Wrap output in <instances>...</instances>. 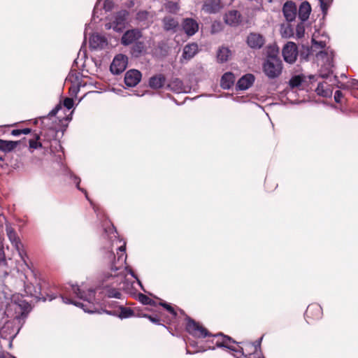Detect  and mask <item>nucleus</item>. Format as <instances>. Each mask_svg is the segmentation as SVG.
<instances>
[{"label": "nucleus", "mask_w": 358, "mask_h": 358, "mask_svg": "<svg viewBox=\"0 0 358 358\" xmlns=\"http://www.w3.org/2000/svg\"><path fill=\"white\" fill-rule=\"evenodd\" d=\"M99 4H100V2L98 3L95 7H94V12H93V16L95 17L97 13H98V9H99Z\"/></svg>", "instance_id": "864d4df0"}, {"label": "nucleus", "mask_w": 358, "mask_h": 358, "mask_svg": "<svg viewBox=\"0 0 358 358\" xmlns=\"http://www.w3.org/2000/svg\"><path fill=\"white\" fill-rule=\"evenodd\" d=\"M106 45V39L98 34H92L90 38V46L92 49H101Z\"/></svg>", "instance_id": "a211bd4d"}, {"label": "nucleus", "mask_w": 358, "mask_h": 358, "mask_svg": "<svg viewBox=\"0 0 358 358\" xmlns=\"http://www.w3.org/2000/svg\"><path fill=\"white\" fill-rule=\"evenodd\" d=\"M79 73H70L67 77V80L73 83L75 85H77L78 87H80L79 80Z\"/></svg>", "instance_id": "72a5a7b5"}, {"label": "nucleus", "mask_w": 358, "mask_h": 358, "mask_svg": "<svg viewBox=\"0 0 358 358\" xmlns=\"http://www.w3.org/2000/svg\"><path fill=\"white\" fill-rule=\"evenodd\" d=\"M223 6L221 0H206L202 10L206 13L212 14L220 12Z\"/></svg>", "instance_id": "4468645a"}, {"label": "nucleus", "mask_w": 358, "mask_h": 358, "mask_svg": "<svg viewBox=\"0 0 358 358\" xmlns=\"http://www.w3.org/2000/svg\"><path fill=\"white\" fill-rule=\"evenodd\" d=\"M253 347L255 348V350L256 351L257 348L260 347V341L257 342L255 345H254Z\"/></svg>", "instance_id": "bf43d9fd"}, {"label": "nucleus", "mask_w": 358, "mask_h": 358, "mask_svg": "<svg viewBox=\"0 0 358 358\" xmlns=\"http://www.w3.org/2000/svg\"><path fill=\"white\" fill-rule=\"evenodd\" d=\"M10 306L15 310L16 313L15 319L19 322L24 320L31 309L30 304L20 294L12 296Z\"/></svg>", "instance_id": "7ed1b4c3"}, {"label": "nucleus", "mask_w": 358, "mask_h": 358, "mask_svg": "<svg viewBox=\"0 0 358 358\" xmlns=\"http://www.w3.org/2000/svg\"><path fill=\"white\" fill-rule=\"evenodd\" d=\"M166 8V9H168V10L169 12L173 13H177L180 8V7L177 3L172 2V1L169 2L167 3Z\"/></svg>", "instance_id": "e433bc0d"}, {"label": "nucleus", "mask_w": 358, "mask_h": 358, "mask_svg": "<svg viewBox=\"0 0 358 358\" xmlns=\"http://www.w3.org/2000/svg\"><path fill=\"white\" fill-rule=\"evenodd\" d=\"M224 20L226 24L236 26L239 23L240 15L236 10H231L225 14Z\"/></svg>", "instance_id": "412c9836"}, {"label": "nucleus", "mask_w": 358, "mask_h": 358, "mask_svg": "<svg viewBox=\"0 0 358 358\" xmlns=\"http://www.w3.org/2000/svg\"><path fill=\"white\" fill-rule=\"evenodd\" d=\"M221 339H218L216 342L217 347H224L234 352H240L243 348L236 344V342L233 341L230 337L223 336L220 334Z\"/></svg>", "instance_id": "ddd939ff"}, {"label": "nucleus", "mask_w": 358, "mask_h": 358, "mask_svg": "<svg viewBox=\"0 0 358 358\" xmlns=\"http://www.w3.org/2000/svg\"><path fill=\"white\" fill-rule=\"evenodd\" d=\"M198 52V45L195 43L186 45L183 48L182 57L185 59L189 60Z\"/></svg>", "instance_id": "aec40b11"}, {"label": "nucleus", "mask_w": 358, "mask_h": 358, "mask_svg": "<svg viewBox=\"0 0 358 358\" xmlns=\"http://www.w3.org/2000/svg\"><path fill=\"white\" fill-rule=\"evenodd\" d=\"M141 76L138 70H129L125 73L124 83L129 87H134L141 81Z\"/></svg>", "instance_id": "2eb2a0df"}, {"label": "nucleus", "mask_w": 358, "mask_h": 358, "mask_svg": "<svg viewBox=\"0 0 358 358\" xmlns=\"http://www.w3.org/2000/svg\"><path fill=\"white\" fill-rule=\"evenodd\" d=\"M106 232L107 233H110V239L111 240V241L113 242V245L115 244L117 245V243H121V241L119 240L117 238V232L114 229V227H110L108 229V231L106 230Z\"/></svg>", "instance_id": "2f4dec72"}, {"label": "nucleus", "mask_w": 358, "mask_h": 358, "mask_svg": "<svg viewBox=\"0 0 358 358\" xmlns=\"http://www.w3.org/2000/svg\"><path fill=\"white\" fill-rule=\"evenodd\" d=\"M304 29L302 27H297L296 28V35L299 38H301L303 36Z\"/></svg>", "instance_id": "3c124183"}, {"label": "nucleus", "mask_w": 358, "mask_h": 358, "mask_svg": "<svg viewBox=\"0 0 358 358\" xmlns=\"http://www.w3.org/2000/svg\"><path fill=\"white\" fill-rule=\"evenodd\" d=\"M235 82V76L230 72L225 73L221 79V87L223 89H229Z\"/></svg>", "instance_id": "5701e85b"}, {"label": "nucleus", "mask_w": 358, "mask_h": 358, "mask_svg": "<svg viewBox=\"0 0 358 358\" xmlns=\"http://www.w3.org/2000/svg\"><path fill=\"white\" fill-rule=\"evenodd\" d=\"M282 55L286 62L294 63L298 55L296 44L293 42H288L282 49Z\"/></svg>", "instance_id": "1a4fd4ad"}, {"label": "nucleus", "mask_w": 358, "mask_h": 358, "mask_svg": "<svg viewBox=\"0 0 358 358\" xmlns=\"http://www.w3.org/2000/svg\"><path fill=\"white\" fill-rule=\"evenodd\" d=\"M222 24L220 22H214L211 26V32L213 34L217 33L222 30Z\"/></svg>", "instance_id": "58836bf2"}, {"label": "nucleus", "mask_w": 358, "mask_h": 358, "mask_svg": "<svg viewBox=\"0 0 358 358\" xmlns=\"http://www.w3.org/2000/svg\"><path fill=\"white\" fill-rule=\"evenodd\" d=\"M73 178H74V180H75V182H76L77 187H78V189H80V188H79V183H80V179H79L78 177H76V176H73Z\"/></svg>", "instance_id": "13d9d810"}, {"label": "nucleus", "mask_w": 358, "mask_h": 358, "mask_svg": "<svg viewBox=\"0 0 358 358\" xmlns=\"http://www.w3.org/2000/svg\"><path fill=\"white\" fill-rule=\"evenodd\" d=\"M71 119V117H66V120H70Z\"/></svg>", "instance_id": "0e129e2a"}, {"label": "nucleus", "mask_w": 358, "mask_h": 358, "mask_svg": "<svg viewBox=\"0 0 358 358\" xmlns=\"http://www.w3.org/2000/svg\"><path fill=\"white\" fill-rule=\"evenodd\" d=\"M139 300L143 304H150L152 301V300L148 296L142 294L139 295Z\"/></svg>", "instance_id": "c03bdc74"}, {"label": "nucleus", "mask_w": 358, "mask_h": 358, "mask_svg": "<svg viewBox=\"0 0 358 358\" xmlns=\"http://www.w3.org/2000/svg\"><path fill=\"white\" fill-rule=\"evenodd\" d=\"M358 82L357 80H353L352 83V86H356Z\"/></svg>", "instance_id": "e2e57ef3"}, {"label": "nucleus", "mask_w": 358, "mask_h": 358, "mask_svg": "<svg viewBox=\"0 0 358 358\" xmlns=\"http://www.w3.org/2000/svg\"><path fill=\"white\" fill-rule=\"evenodd\" d=\"M168 87L171 90H172L176 93H181V92H185L182 82L178 78L173 79L168 85Z\"/></svg>", "instance_id": "a878e982"}, {"label": "nucleus", "mask_w": 358, "mask_h": 358, "mask_svg": "<svg viewBox=\"0 0 358 358\" xmlns=\"http://www.w3.org/2000/svg\"><path fill=\"white\" fill-rule=\"evenodd\" d=\"M71 292L79 299L86 301L87 304L73 301L72 299H69L67 296H62V299L64 303L74 304L76 306H80L85 312L94 313L96 312V308L94 307V301L95 300V292L92 289H88L87 292L84 289H80L77 285H71L70 287Z\"/></svg>", "instance_id": "f257e3e1"}, {"label": "nucleus", "mask_w": 358, "mask_h": 358, "mask_svg": "<svg viewBox=\"0 0 358 358\" xmlns=\"http://www.w3.org/2000/svg\"><path fill=\"white\" fill-rule=\"evenodd\" d=\"M6 230L9 241L18 252V254L21 259L25 262L24 257L27 256V255L23 249V245L21 243L15 230L9 224H6Z\"/></svg>", "instance_id": "423d86ee"}, {"label": "nucleus", "mask_w": 358, "mask_h": 358, "mask_svg": "<svg viewBox=\"0 0 358 358\" xmlns=\"http://www.w3.org/2000/svg\"><path fill=\"white\" fill-rule=\"evenodd\" d=\"M282 12L285 19L288 22H292L296 16V6L295 3L292 1H287L283 6Z\"/></svg>", "instance_id": "dca6fc26"}, {"label": "nucleus", "mask_w": 358, "mask_h": 358, "mask_svg": "<svg viewBox=\"0 0 358 358\" xmlns=\"http://www.w3.org/2000/svg\"><path fill=\"white\" fill-rule=\"evenodd\" d=\"M62 108V103H58L48 114V116L52 117L55 116L59 110Z\"/></svg>", "instance_id": "a18cd8bd"}, {"label": "nucleus", "mask_w": 358, "mask_h": 358, "mask_svg": "<svg viewBox=\"0 0 358 358\" xmlns=\"http://www.w3.org/2000/svg\"><path fill=\"white\" fill-rule=\"evenodd\" d=\"M144 50V45L142 43H137L135 44L133 48V51L134 53H137L136 56L138 54H141Z\"/></svg>", "instance_id": "ea45409f"}, {"label": "nucleus", "mask_w": 358, "mask_h": 358, "mask_svg": "<svg viewBox=\"0 0 358 358\" xmlns=\"http://www.w3.org/2000/svg\"><path fill=\"white\" fill-rule=\"evenodd\" d=\"M182 29L187 36H194L199 29L198 22L191 17L183 19L181 23Z\"/></svg>", "instance_id": "9d476101"}, {"label": "nucleus", "mask_w": 358, "mask_h": 358, "mask_svg": "<svg viewBox=\"0 0 358 358\" xmlns=\"http://www.w3.org/2000/svg\"><path fill=\"white\" fill-rule=\"evenodd\" d=\"M1 240H2V238H1V236H0V250L3 248V245H2Z\"/></svg>", "instance_id": "680f3d73"}, {"label": "nucleus", "mask_w": 358, "mask_h": 358, "mask_svg": "<svg viewBox=\"0 0 358 358\" xmlns=\"http://www.w3.org/2000/svg\"><path fill=\"white\" fill-rule=\"evenodd\" d=\"M282 69V62L276 57H269L263 66L264 72L269 78L278 77Z\"/></svg>", "instance_id": "39448f33"}, {"label": "nucleus", "mask_w": 358, "mask_h": 358, "mask_svg": "<svg viewBox=\"0 0 358 358\" xmlns=\"http://www.w3.org/2000/svg\"><path fill=\"white\" fill-rule=\"evenodd\" d=\"M151 17V14L145 10H141L136 15V19L142 22L148 20Z\"/></svg>", "instance_id": "473e14b6"}, {"label": "nucleus", "mask_w": 358, "mask_h": 358, "mask_svg": "<svg viewBox=\"0 0 358 358\" xmlns=\"http://www.w3.org/2000/svg\"><path fill=\"white\" fill-rule=\"evenodd\" d=\"M187 331L195 337L204 338L209 336L206 329L196 323L193 320H189L187 324Z\"/></svg>", "instance_id": "9b49d317"}, {"label": "nucleus", "mask_w": 358, "mask_h": 358, "mask_svg": "<svg viewBox=\"0 0 358 358\" xmlns=\"http://www.w3.org/2000/svg\"><path fill=\"white\" fill-rule=\"evenodd\" d=\"M103 7L106 11L110 10L113 7V2L110 0H106L103 2Z\"/></svg>", "instance_id": "49530a36"}, {"label": "nucleus", "mask_w": 358, "mask_h": 358, "mask_svg": "<svg viewBox=\"0 0 358 358\" xmlns=\"http://www.w3.org/2000/svg\"><path fill=\"white\" fill-rule=\"evenodd\" d=\"M17 145V141H4L0 139V150L3 152H10L13 150Z\"/></svg>", "instance_id": "bb28decb"}, {"label": "nucleus", "mask_w": 358, "mask_h": 358, "mask_svg": "<svg viewBox=\"0 0 358 358\" xmlns=\"http://www.w3.org/2000/svg\"><path fill=\"white\" fill-rule=\"evenodd\" d=\"M163 22L164 29L167 31L173 30L178 25V21L171 17H164L163 20Z\"/></svg>", "instance_id": "cd10ccee"}, {"label": "nucleus", "mask_w": 358, "mask_h": 358, "mask_svg": "<svg viewBox=\"0 0 358 358\" xmlns=\"http://www.w3.org/2000/svg\"><path fill=\"white\" fill-rule=\"evenodd\" d=\"M319 35H320V34L318 32L317 33L315 32L313 35V37H312L313 45L311 48L313 51L316 50L317 48L323 49L326 47V44H327L326 39L317 40Z\"/></svg>", "instance_id": "393cba45"}, {"label": "nucleus", "mask_w": 358, "mask_h": 358, "mask_svg": "<svg viewBox=\"0 0 358 358\" xmlns=\"http://www.w3.org/2000/svg\"><path fill=\"white\" fill-rule=\"evenodd\" d=\"M108 296L110 297H114L117 299H120L121 296V293L118 290L115 289L108 290Z\"/></svg>", "instance_id": "79ce46f5"}, {"label": "nucleus", "mask_w": 358, "mask_h": 358, "mask_svg": "<svg viewBox=\"0 0 358 358\" xmlns=\"http://www.w3.org/2000/svg\"><path fill=\"white\" fill-rule=\"evenodd\" d=\"M255 81V76L248 73L241 77L237 82L236 88L240 90H248Z\"/></svg>", "instance_id": "6ab92c4d"}, {"label": "nucleus", "mask_w": 358, "mask_h": 358, "mask_svg": "<svg viewBox=\"0 0 358 358\" xmlns=\"http://www.w3.org/2000/svg\"><path fill=\"white\" fill-rule=\"evenodd\" d=\"M258 358H264V357H258Z\"/></svg>", "instance_id": "338daca9"}, {"label": "nucleus", "mask_w": 358, "mask_h": 358, "mask_svg": "<svg viewBox=\"0 0 358 358\" xmlns=\"http://www.w3.org/2000/svg\"><path fill=\"white\" fill-rule=\"evenodd\" d=\"M39 138L38 136H36L35 139L29 140V148L30 149H37L42 146V144L38 141Z\"/></svg>", "instance_id": "4c0bfd02"}, {"label": "nucleus", "mask_w": 358, "mask_h": 358, "mask_svg": "<svg viewBox=\"0 0 358 358\" xmlns=\"http://www.w3.org/2000/svg\"><path fill=\"white\" fill-rule=\"evenodd\" d=\"M127 16L126 10H121L118 12L115 16L112 22H108L105 24L106 29H113L117 32L122 31L125 27V23Z\"/></svg>", "instance_id": "0eeeda50"}, {"label": "nucleus", "mask_w": 358, "mask_h": 358, "mask_svg": "<svg viewBox=\"0 0 358 358\" xmlns=\"http://www.w3.org/2000/svg\"><path fill=\"white\" fill-rule=\"evenodd\" d=\"M312 311H316L318 313V316H319L320 313L321 312V308L320 306H318L317 305L310 306L308 307V308L306 310V315L307 317H310Z\"/></svg>", "instance_id": "c9c22d12"}, {"label": "nucleus", "mask_w": 358, "mask_h": 358, "mask_svg": "<svg viewBox=\"0 0 358 358\" xmlns=\"http://www.w3.org/2000/svg\"><path fill=\"white\" fill-rule=\"evenodd\" d=\"M133 311L127 308L122 307L120 308V312L119 314V317L120 318H127L133 315Z\"/></svg>", "instance_id": "f704fd0d"}, {"label": "nucleus", "mask_w": 358, "mask_h": 358, "mask_svg": "<svg viewBox=\"0 0 358 358\" xmlns=\"http://www.w3.org/2000/svg\"><path fill=\"white\" fill-rule=\"evenodd\" d=\"M126 250V243L123 242V243L120 245H117V258L114 256V261L111 264V270L113 271H121L117 274H114V275L120 277L122 278V275H125L123 272L127 271L134 279H136L138 284H141L140 280L138 279L136 275L134 274L133 271L129 268L128 266H125L126 260H127V255L125 253Z\"/></svg>", "instance_id": "f03ea898"}, {"label": "nucleus", "mask_w": 358, "mask_h": 358, "mask_svg": "<svg viewBox=\"0 0 358 358\" xmlns=\"http://www.w3.org/2000/svg\"><path fill=\"white\" fill-rule=\"evenodd\" d=\"M127 63V57L124 55L119 54L113 59L110 66V70L112 73L118 75L126 69Z\"/></svg>", "instance_id": "6e6552de"}, {"label": "nucleus", "mask_w": 358, "mask_h": 358, "mask_svg": "<svg viewBox=\"0 0 358 358\" xmlns=\"http://www.w3.org/2000/svg\"><path fill=\"white\" fill-rule=\"evenodd\" d=\"M120 285H122L121 286L122 289H128L129 288V285L126 282H121Z\"/></svg>", "instance_id": "6e6d98bb"}, {"label": "nucleus", "mask_w": 358, "mask_h": 358, "mask_svg": "<svg viewBox=\"0 0 358 358\" xmlns=\"http://www.w3.org/2000/svg\"><path fill=\"white\" fill-rule=\"evenodd\" d=\"M11 134L15 136H20V135H21V130L20 129H14L11 131Z\"/></svg>", "instance_id": "603ef678"}, {"label": "nucleus", "mask_w": 358, "mask_h": 358, "mask_svg": "<svg viewBox=\"0 0 358 358\" xmlns=\"http://www.w3.org/2000/svg\"><path fill=\"white\" fill-rule=\"evenodd\" d=\"M21 130V134H28L31 132V129L29 128L20 129Z\"/></svg>", "instance_id": "5fc2aeb1"}, {"label": "nucleus", "mask_w": 358, "mask_h": 358, "mask_svg": "<svg viewBox=\"0 0 358 358\" xmlns=\"http://www.w3.org/2000/svg\"><path fill=\"white\" fill-rule=\"evenodd\" d=\"M333 58L334 52L330 50H321L316 54V59L319 65L321 66L326 72L322 73V77L327 76L333 72Z\"/></svg>", "instance_id": "20e7f679"}, {"label": "nucleus", "mask_w": 358, "mask_h": 358, "mask_svg": "<svg viewBox=\"0 0 358 358\" xmlns=\"http://www.w3.org/2000/svg\"><path fill=\"white\" fill-rule=\"evenodd\" d=\"M165 82V78L162 75H157L150 78L149 85L152 88L159 89L161 88Z\"/></svg>", "instance_id": "b1692460"}, {"label": "nucleus", "mask_w": 358, "mask_h": 358, "mask_svg": "<svg viewBox=\"0 0 358 358\" xmlns=\"http://www.w3.org/2000/svg\"><path fill=\"white\" fill-rule=\"evenodd\" d=\"M63 106L67 109H71L73 106V100L71 98H66L63 101Z\"/></svg>", "instance_id": "a19ab883"}, {"label": "nucleus", "mask_w": 358, "mask_h": 358, "mask_svg": "<svg viewBox=\"0 0 358 358\" xmlns=\"http://www.w3.org/2000/svg\"><path fill=\"white\" fill-rule=\"evenodd\" d=\"M243 350H243H241L240 351V352H242V354H244V352H242Z\"/></svg>", "instance_id": "69168bd1"}, {"label": "nucleus", "mask_w": 358, "mask_h": 358, "mask_svg": "<svg viewBox=\"0 0 358 358\" xmlns=\"http://www.w3.org/2000/svg\"><path fill=\"white\" fill-rule=\"evenodd\" d=\"M107 255H108V257L109 259L112 258L113 257V255H114L113 253L111 251H108Z\"/></svg>", "instance_id": "052dcab7"}, {"label": "nucleus", "mask_w": 358, "mask_h": 358, "mask_svg": "<svg viewBox=\"0 0 358 358\" xmlns=\"http://www.w3.org/2000/svg\"><path fill=\"white\" fill-rule=\"evenodd\" d=\"M316 92L317 94L322 96H329L331 94V92L329 90L324 89V83H319L316 88Z\"/></svg>", "instance_id": "c756f323"}, {"label": "nucleus", "mask_w": 358, "mask_h": 358, "mask_svg": "<svg viewBox=\"0 0 358 358\" xmlns=\"http://www.w3.org/2000/svg\"><path fill=\"white\" fill-rule=\"evenodd\" d=\"M303 79L301 76H293L289 80V85L292 88L298 87L301 85Z\"/></svg>", "instance_id": "7c9ffc66"}, {"label": "nucleus", "mask_w": 358, "mask_h": 358, "mask_svg": "<svg viewBox=\"0 0 358 358\" xmlns=\"http://www.w3.org/2000/svg\"><path fill=\"white\" fill-rule=\"evenodd\" d=\"M230 56V50L227 48H220L217 52V59L220 62H224L228 60Z\"/></svg>", "instance_id": "c85d7f7f"}, {"label": "nucleus", "mask_w": 358, "mask_h": 358, "mask_svg": "<svg viewBox=\"0 0 358 358\" xmlns=\"http://www.w3.org/2000/svg\"><path fill=\"white\" fill-rule=\"evenodd\" d=\"M142 36V33L141 30L138 29H132L130 30H127L121 38V43L124 45H129L137 40H138Z\"/></svg>", "instance_id": "f8f14e48"}, {"label": "nucleus", "mask_w": 358, "mask_h": 358, "mask_svg": "<svg viewBox=\"0 0 358 358\" xmlns=\"http://www.w3.org/2000/svg\"><path fill=\"white\" fill-rule=\"evenodd\" d=\"M160 305L163 307H164L171 314H172L173 316L176 315V313L174 310V309L168 303L165 302L160 303Z\"/></svg>", "instance_id": "37998d69"}, {"label": "nucleus", "mask_w": 358, "mask_h": 358, "mask_svg": "<svg viewBox=\"0 0 358 358\" xmlns=\"http://www.w3.org/2000/svg\"><path fill=\"white\" fill-rule=\"evenodd\" d=\"M321 6V8L323 12H325L327 9V0H319Z\"/></svg>", "instance_id": "8fccbe9b"}, {"label": "nucleus", "mask_w": 358, "mask_h": 358, "mask_svg": "<svg viewBox=\"0 0 358 358\" xmlns=\"http://www.w3.org/2000/svg\"><path fill=\"white\" fill-rule=\"evenodd\" d=\"M247 43L250 48L259 49L264 44V38L259 34L251 33L248 36Z\"/></svg>", "instance_id": "f3484780"}, {"label": "nucleus", "mask_w": 358, "mask_h": 358, "mask_svg": "<svg viewBox=\"0 0 358 358\" xmlns=\"http://www.w3.org/2000/svg\"><path fill=\"white\" fill-rule=\"evenodd\" d=\"M311 12V7L308 1H303L299 6V17L301 21H306L308 19Z\"/></svg>", "instance_id": "4be33fe9"}, {"label": "nucleus", "mask_w": 358, "mask_h": 358, "mask_svg": "<svg viewBox=\"0 0 358 358\" xmlns=\"http://www.w3.org/2000/svg\"><path fill=\"white\" fill-rule=\"evenodd\" d=\"M342 96H343V94L341 91H339V90L336 91V92L334 94L335 101L337 103H340Z\"/></svg>", "instance_id": "09e8293b"}, {"label": "nucleus", "mask_w": 358, "mask_h": 358, "mask_svg": "<svg viewBox=\"0 0 358 358\" xmlns=\"http://www.w3.org/2000/svg\"><path fill=\"white\" fill-rule=\"evenodd\" d=\"M148 317L152 322L157 323L158 322L157 319L152 317V316H148Z\"/></svg>", "instance_id": "4d7b16f0"}, {"label": "nucleus", "mask_w": 358, "mask_h": 358, "mask_svg": "<svg viewBox=\"0 0 358 358\" xmlns=\"http://www.w3.org/2000/svg\"><path fill=\"white\" fill-rule=\"evenodd\" d=\"M32 289V287L29 285L27 282L24 281V290L27 294L29 295H34Z\"/></svg>", "instance_id": "de8ad7c7"}]
</instances>
